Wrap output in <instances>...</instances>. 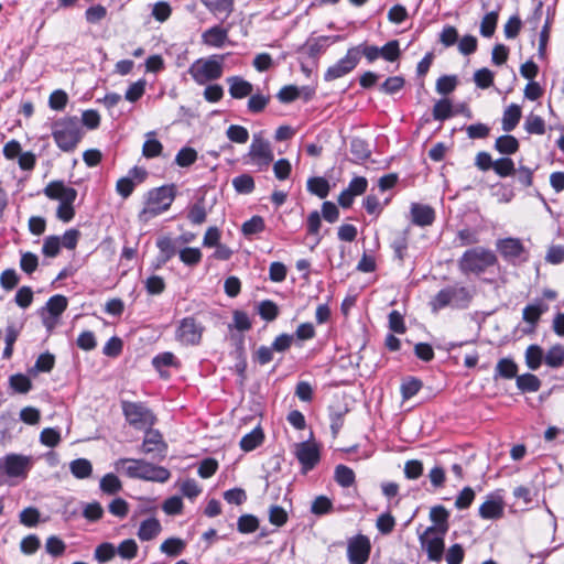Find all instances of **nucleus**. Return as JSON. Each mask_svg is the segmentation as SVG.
<instances>
[{"label":"nucleus","instance_id":"obj_55","mask_svg":"<svg viewBox=\"0 0 564 564\" xmlns=\"http://www.w3.org/2000/svg\"><path fill=\"white\" fill-rule=\"evenodd\" d=\"M376 527L383 534H390L395 527V519L390 512H384L377 518Z\"/></svg>","mask_w":564,"mask_h":564},{"label":"nucleus","instance_id":"obj_29","mask_svg":"<svg viewBox=\"0 0 564 564\" xmlns=\"http://www.w3.org/2000/svg\"><path fill=\"white\" fill-rule=\"evenodd\" d=\"M544 360L543 349L539 345H530L525 350V364L529 369L538 370Z\"/></svg>","mask_w":564,"mask_h":564},{"label":"nucleus","instance_id":"obj_25","mask_svg":"<svg viewBox=\"0 0 564 564\" xmlns=\"http://www.w3.org/2000/svg\"><path fill=\"white\" fill-rule=\"evenodd\" d=\"M264 440V434L261 427L253 429L250 433L242 436L240 440V448L243 452H251L262 444Z\"/></svg>","mask_w":564,"mask_h":564},{"label":"nucleus","instance_id":"obj_39","mask_svg":"<svg viewBox=\"0 0 564 564\" xmlns=\"http://www.w3.org/2000/svg\"><path fill=\"white\" fill-rule=\"evenodd\" d=\"M156 247L160 250V262L166 263L172 257L175 256L176 249L173 240L170 237L159 238L156 241Z\"/></svg>","mask_w":564,"mask_h":564},{"label":"nucleus","instance_id":"obj_15","mask_svg":"<svg viewBox=\"0 0 564 564\" xmlns=\"http://www.w3.org/2000/svg\"><path fill=\"white\" fill-rule=\"evenodd\" d=\"M45 196L59 203H74L77 198V191L66 186L62 181H53L43 189Z\"/></svg>","mask_w":564,"mask_h":564},{"label":"nucleus","instance_id":"obj_31","mask_svg":"<svg viewBox=\"0 0 564 564\" xmlns=\"http://www.w3.org/2000/svg\"><path fill=\"white\" fill-rule=\"evenodd\" d=\"M67 299L64 295L56 294L48 299L45 310L51 317L57 318L67 308Z\"/></svg>","mask_w":564,"mask_h":564},{"label":"nucleus","instance_id":"obj_47","mask_svg":"<svg viewBox=\"0 0 564 564\" xmlns=\"http://www.w3.org/2000/svg\"><path fill=\"white\" fill-rule=\"evenodd\" d=\"M227 138L235 143L245 144L249 140L248 130L239 124H231L226 131Z\"/></svg>","mask_w":564,"mask_h":564},{"label":"nucleus","instance_id":"obj_57","mask_svg":"<svg viewBox=\"0 0 564 564\" xmlns=\"http://www.w3.org/2000/svg\"><path fill=\"white\" fill-rule=\"evenodd\" d=\"M498 13L497 11L488 12L480 23V34L485 37H490L497 25Z\"/></svg>","mask_w":564,"mask_h":564},{"label":"nucleus","instance_id":"obj_27","mask_svg":"<svg viewBox=\"0 0 564 564\" xmlns=\"http://www.w3.org/2000/svg\"><path fill=\"white\" fill-rule=\"evenodd\" d=\"M495 149L501 154L510 155L519 150V141L511 134H505L497 138Z\"/></svg>","mask_w":564,"mask_h":564},{"label":"nucleus","instance_id":"obj_16","mask_svg":"<svg viewBox=\"0 0 564 564\" xmlns=\"http://www.w3.org/2000/svg\"><path fill=\"white\" fill-rule=\"evenodd\" d=\"M497 250L508 261L520 259L525 249L518 238H505L497 241Z\"/></svg>","mask_w":564,"mask_h":564},{"label":"nucleus","instance_id":"obj_46","mask_svg":"<svg viewBox=\"0 0 564 564\" xmlns=\"http://www.w3.org/2000/svg\"><path fill=\"white\" fill-rule=\"evenodd\" d=\"M492 170L500 177H508L516 173L514 163L510 158H501L496 160Z\"/></svg>","mask_w":564,"mask_h":564},{"label":"nucleus","instance_id":"obj_50","mask_svg":"<svg viewBox=\"0 0 564 564\" xmlns=\"http://www.w3.org/2000/svg\"><path fill=\"white\" fill-rule=\"evenodd\" d=\"M544 311H545V307H543L542 304H540V303L539 304H529L523 308L522 318L524 322L534 326L539 322V319Z\"/></svg>","mask_w":564,"mask_h":564},{"label":"nucleus","instance_id":"obj_26","mask_svg":"<svg viewBox=\"0 0 564 564\" xmlns=\"http://www.w3.org/2000/svg\"><path fill=\"white\" fill-rule=\"evenodd\" d=\"M329 189L328 181L322 176H314L307 180V191L319 198H326Z\"/></svg>","mask_w":564,"mask_h":564},{"label":"nucleus","instance_id":"obj_58","mask_svg":"<svg viewBox=\"0 0 564 564\" xmlns=\"http://www.w3.org/2000/svg\"><path fill=\"white\" fill-rule=\"evenodd\" d=\"M455 241L459 247L474 246L479 242V236L477 231L465 228L457 232Z\"/></svg>","mask_w":564,"mask_h":564},{"label":"nucleus","instance_id":"obj_4","mask_svg":"<svg viewBox=\"0 0 564 564\" xmlns=\"http://www.w3.org/2000/svg\"><path fill=\"white\" fill-rule=\"evenodd\" d=\"M497 263L496 254L484 247L466 250L458 260V268L464 274L480 275Z\"/></svg>","mask_w":564,"mask_h":564},{"label":"nucleus","instance_id":"obj_59","mask_svg":"<svg viewBox=\"0 0 564 564\" xmlns=\"http://www.w3.org/2000/svg\"><path fill=\"white\" fill-rule=\"evenodd\" d=\"M196 160L197 152L193 148L187 147L181 149L175 156V163L182 167L192 165Z\"/></svg>","mask_w":564,"mask_h":564},{"label":"nucleus","instance_id":"obj_51","mask_svg":"<svg viewBox=\"0 0 564 564\" xmlns=\"http://www.w3.org/2000/svg\"><path fill=\"white\" fill-rule=\"evenodd\" d=\"M184 546L185 543L181 539L170 538L161 544L160 550L169 556H177L181 554Z\"/></svg>","mask_w":564,"mask_h":564},{"label":"nucleus","instance_id":"obj_64","mask_svg":"<svg viewBox=\"0 0 564 564\" xmlns=\"http://www.w3.org/2000/svg\"><path fill=\"white\" fill-rule=\"evenodd\" d=\"M238 530L241 533H252L259 527L258 518L252 514H243L238 519Z\"/></svg>","mask_w":564,"mask_h":564},{"label":"nucleus","instance_id":"obj_22","mask_svg":"<svg viewBox=\"0 0 564 564\" xmlns=\"http://www.w3.org/2000/svg\"><path fill=\"white\" fill-rule=\"evenodd\" d=\"M449 512L443 506L431 508L430 519L434 523L437 533L446 534L448 531Z\"/></svg>","mask_w":564,"mask_h":564},{"label":"nucleus","instance_id":"obj_21","mask_svg":"<svg viewBox=\"0 0 564 564\" xmlns=\"http://www.w3.org/2000/svg\"><path fill=\"white\" fill-rule=\"evenodd\" d=\"M518 366L511 358H501L495 368L494 379H513L518 377Z\"/></svg>","mask_w":564,"mask_h":564},{"label":"nucleus","instance_id":"obj_10","mask_svg":"<svg viewBox=\"0 0 564 564\" xmlns=\"http://www.w3.org/2000/svg\"><path fill=\"white\" fill-rule=\"evenodd\" d=\"M359 63V51L358 48H349L347 54L340 58L337 63L329 66L324 74L326 82H332L337 78L344 77L350 73Z\"/></svg>","mask_w":564,"mask_h":564},{"label":"nucleus","instance_id":"obj_19","mask_svg":"<svg viewBox=\"0 0 564 564\" xmlns=\"http://www.w3.org/2000/svg\"><path fill=\"white\" fill-rule=\"evenodd\" d=\"M479 516L485 520L500 519L503 516L502 500L490 497L480 505Z\"/></svg>","mask_w":564,"mask_h":564},{"label":"nucleus","instance_id":"obj_62","mask_svg":"<svg viewBox=\"0 0 564 564\" xmlns=\"http://www.w3.org/2000/svg\"><path fill=\"white\" fill-rule=\"evenodd\" d=\"M45 550L50 555L57 557L64 554L66 544L58 536L52 535L46 540Z\"/></svg>","mask_w":564,"mask_h":564},{"label":"nucleus","instance_id":"obj_17","mask_svg":"<svg viewBox=\"0 0 564 564\" xmlns=\"http://www.w3.org/2000/svg\"><path fill=\"white\" fill-rule=\"evenodd\" d=\"M411 216L414 225L425 227L433 224L435 212L429 205L413 203L411 205Z\"/></svg>","mask_w":564,"mask_h":564},{"label":"nucleus","instance_id":"obj_35","mask_svg":"<svg viewBox=\"0 0 564 564\" xmlns=\"http://www.w3.org/2000/svg\"><path fill=\"white\" fill-rule=\"evenodd\" d=\"M541 387V380L532 373L517 377V388L522 392H536Z\"/></svg>","mask_w":564,"mask_h":564},{"label":"nucleus","instance_id":"obj_63","mask_svg":"<svg viewBox=\"0 0 564 564\" xmlns=\"http://www.w3.org/2000/svg\"><path fill=\"white\" fill-rule=\"evenodd\" d=\"M39 265V257L33 252H23L20 259V268L26 274H32Z\"/></svg>","mask_w":564,"mask_h":564},{"label":"nucleus","instance_id":"obj_24","mask_svg":"<svg viewBox=\"0 0 564 564\" xmlns=\"http://www.w3.org/2000/svg\"><path fill=\"white\" fill-rule=\"evenodd\" d=\"M521 119V108L516 105L511 104L508 106L503 112L502 117V130L505 132L512 131L519 123Z\"/></svg>","mask_w":564,"mask_h":564},{"label":"nucleus","instance_id":"obj_5","mask_svg":"<svg viewBox=\"0 0 564 564\" xmlns=\"http://www.w3.org/2000/svg\"><path fill=\"white\" fill-rule=\"evenodd\" d=\"M174 186H161L148 192L143 209L139 214L140 221L148 223L170 208L174 200Z\"/></svg>","mask_w":564,"mask_h":564},{"label":"nucleus","instance_id":"obj_53","mask_svg":"<svg viewBox=\"0 0 564 564\" xmlns=\"http://www.w3.org/2000/svg\"><path fill=\"white\" fill-rule=\"evenodd\" d=\"M391 247L398 260L403 261L408 249V236L405 231L399 232L392 240Z\"/></svg>","mask_w":564,"mask_h":564},{"label":"nucleus","instance_id":"obj_7","mask_svg":"<svg viewBox=\"0 0 564 564\" xmlns=\"http://www.w3.org/2000/svg\"><path fill=\"white\" fill-rule=\"evenodd\" d=\"M444 536L435 527H429L420 534V543L432 562H440L444 554Z\"/></svg>","mask_w":564,"mask_h":564},{"label":"nucleus","instance_id":"obj_28","mask_svg":"<svg viewBox=\"0 0 564 564\" xmlns=\"http://www.w3.org/2000/svg\"><path fill=\"white\" fill-rule=\"evenodd\" d=\"M69 470L77 479L88 478L93 473V465L86 458H77L69 463Z\"/></svg>","mask_w":564,"mask_h":564},{"label":"nucleus","instance_id":"obj_41","mask_svg":"<svg viewBox=\"0 0 564 564\" xmlns=\"http://www.w3.org/2000/svg\"><path fill=\"white\" fill-rule=\"evenodd\" d=\"M152 365L161 373V376L163 377L164 376V368L172 367V366L176 367L177 366V360H176L175 356L172 352L165 351V352L156 355L152 359Z\"/></svg>","mask_w":564,"mask_h":564},{"label":"nucleus","instance_id":"obj_49","mask_svg":"<svg viewBox=\"0 0 564 564\" xmlns=\"http://www.w3.org/2000/svg\"><path fill=\"white\" fill-rule=\"evenodd\" d=\"M100 489L108 495H115L121 490V481L112 474H106L100 480Z\"/></svg>","mask_w":564,"mask_h":564},{"label":"nucleus","instance_id":"obj_9","mask_svg":"<svg viewBox=\"0 0 564 564\" xmlns=\"http://www.w3.org/2000/svg\"><path fill=\"white\" fill-rule=\"evenodd\" d=\"M122 411L126 420L137 429L153 424L151 411L141 402H122Z\"/></svg>","mask_w":564,"mask_h":564},{"label":"nucleus","instance_id":"obj_56","mask_svg":"<svg viewBox=\"0 0 564 564\" xmlns=\"http://www.w3.org/2000/svg\"><path fill=\"white\" fill-rule=\"evenodd\" d=\"M264 220L261 216H253L242 225V234L245 236H252L264 230Z\"/></svg>","mask_w":564,"mask_h":564},{"label":"nucleus","instance_id":"obj_38","mask_svg":"<svg viewBox=\"0 0 564 564\" xmlns=\"http://www.w3.org/2000/svg\"><path fill=\"white\" fill-rule=\"evenodd\" d=\"M180 260L187 267L197 265L203 258V253L198 248L185 247L178 252Z\"/></svg>","mask_w":564,"mask_h":564},{"label":"nucleus","instance_id":"obj_6","mask_svg":"<svg viewBox=\"0 0 564 564\" xmlns=\"http://www.w3.org/2000/svg\"><path fill=\"white\" fill-rule=\"evenodd\" d=\"M226 55H212L208 58L195 61L188 73L198 85L219 79L224 73V61Z\"/></svg>","mask_w":564,"mask_h":564},{"label":"nucleus","instance_id":"obj_14","mask_svg":"<svg viewBox=\"0 0 564 564\" xmlns=\"http://www.w3.org/2000/svg\"><path fill=\"white\" fill-rule=\"evenodd\" d=\"M294 454L302 465L304 473L313 469L319 462V451L315 444L301 442L294 445Z\"/></svg>","mask_w":564,"mask_h":564},{"label":"nucleus","instance_id":"obj_43","mask_svg":"<svg viewBox=\"0 0 564 564\" xmlns=\"http://www.w3.org/2000/svg\"><path fill=\"white\" fill-rule=\"evenodd\" d=\"M422 381L414 377L406 378L401 384V395L403 400L413 398L422 388Z\"/></svg>","mask_w":564,"mask_h":564},{"label":"nucleus","instance_id":"obj_52","mask_svg":"<svg viewBox=\"0 0 564 564\" xmlns=\"http://www.w3.org/2000/svg\"><path fill=\"white\" fill-rule=\"evenodd\" d=\"M55 365V357L51 352L41 354L31 370L32 372H50Z\"/></svg>","mask_w":564,"mask_h":564},{"label":"nucleus","instance_id":"obj_42","mask_svg":"<svg viewBox=\"0 0 564 564\" xmlns=\"http://www.w3.org/2000/svg\"><path fill=\"white\" fill-rule=\"evenodd\" d=\"M9 384L18 393H28L32 388L30 378L22 373L12 375L9 379Z\"/></svg>","mask_w":564,"mask_h":564},{"label":"nucleus","instance_id":"obj_12","mask_svg":"<svg viewBox=\"0 0 564 564\" xmlns=\"http://www.w3.org/2000/svg\"><path fill=\"white\" fill-rule=\"evenodd\" d=\"M370 553V541L365 535H357L348 541L347 556L350 564H365Z\"/></svg>","mask_w":564,"mask_h":564},{"label":"nucleus","instance_id":"obj_13","mask_svg":"<svg viewBox=\"0 0 564 564\" xmlns=\"http://www.w3.org/2000/svg\"><path fill=\"white\" fill-rule=\"evenodd\" d=\"M249 156L259 165L267 166L273 160V152L270 143L259 133L253 134L252 142L249 147Z\"/></svg>","mask_w":564,"mask_h":564},{"label":"nucleus","instance_id":"obj_32","mask_svg":"<svg viewBox=\"0 0 564 564\" xmlns=\"http://www.w3.org/2000/svg\"><path fill=\"white\" fill-rule=\"evenodd\" d=\"M350 153L352 154L355 162H361L370 156L371 151L369 149V144L365 140L354 138L350 141Z\"/></svg>","mask_w":564,"mask_h":564},{"label":"nucleus","instance_id":"obj_2","mask_svg":"<svg viewBox=\"0 0 564 564\" xmlns=\"http://www.w3.org/2000/svg\"><path fill=\"white\" fill-rule=\"evenodd\" d=\"M34 460L32 456L22 454H7L0 458V487L3 485L14 486L28 478Z\"/></svg>","mask_w":564,"mask_h":564},{"label":"nucleus","instance_id":"obj_44","mask_svg":"<svg viewBox=\"0 0 564 564\" xmlns=\"http://www.w3.org/2000/svg\"><path fill=\"white\" fill-rule=\"evenodd\" d=\"M232 186L239 194H250L254 189V181L249 174H241L232 180Z\"/></svg>","mask_w":564,"mask_h":564},{"label":"nucleus","instance_id":"obj_11","mask_svg":"<svg viewBox=\"0 0 564 564\" xmlns=\"http://www.w3.org/2000/svg\"><path fill=\"white\" fill-rule=\"evenodd\" d=\"M140 451L143 454L150 455L153 459L162 460L166 456L167 444L158 430H148Z\"/></svg>","mask_w":564,"mask_h":564},{"label":"nucleus","instance_id":"obj_30","mask_svg":"<svg viewBox=\"0 0 564 564\" xmlns=\"http://www.w3.org/2000/svg\"><path fill=\"white\" fill-rule=\"evenodd\" d=\"M154 131L148 132L147 140L142 147V154L148 159L159 156L163 150L162 143L159 140L154 139Z\"/></svg>","mask_w":564,"mask_h":564},{"label":"nucleus","instance_id":"obj_23","mask_svg":"<svg viewBox=\"0 0 564 564\" xmlns=\"http://www.w3.org/2000/svg\"><path fill=\"white\" fill-rule=\"evenodd\" d=\"M161 532L160 521L155 518H148L141 522L138 536L141 541H151Z\"/></svg>","mask_w":564,"mask_h":564},{"label":"nucleus","instance_id":"obj_61","mask_svg":"<svg viewBox=\"0 0 564 564\" xmlns=\"http://www.w3.org/2000/svg\"><path fill=\"white\" fill-rule=\"evenodd\" d=\"M19 281L20 278L14 269H6L0 275V285L6 291L13 290Z\"/></svg>","mask_w":564,"mask_h":564},{"label":"nucleus","instance_id":"obj_45","mask_svg":"<svg viewBox=\"0 0 564 564\" xmlns=\"http://www.w3.org/2000/svg\"><path fill=\"white\" fill-rule=\"evenodd\" d=\"M258 312L262 319L272 322L279 315V307L273 301L264 300L259 303Z\"/></svg>","mask_w":564,"mask_h":564},{"label":"nucleus","instance_id":"obj_20","mask_svg":"<svg viewBox=\"0 0 564 564\" xmlns=\"http://www.w3.org/2000/svg\"><path fill=\"white\" fill-rule=\"evenodd\" d=\"M228 40V31L218 25L206 30L202 34V41L204 44L212 47H223Z\"/></svg>","mask_w":564,"mask_h":564},{"label":"nucleus","instance_id":"obj_3","mask_svg":"<svg viewBox=\"0 0 564 564\" xmlns=\"http://www.w3.org/2000/svg\"><path fill=\"white\" fill-rule=\"evenodd\" d=\"M83 134L82 123L77 117L61 118L52 124V137L63 152H73Z\"/></svg>","mask_w":564,"mask_h":564},{"label":"nucleus","instance_id":"obj_33","mask_svg":"<svg viewBox=\"0 0 564 564\" xmlns=\"http://www.w3.org/2000/svg\"><path fill=\"white\" fill-rule=\"evenodd\" d=\"M452 306L456 308H465L468 306L471 294L465 286H451Z\"/></svg>","mask_w":564,"mask_h":564},{"label":"nucleus","instance_id":"obj_18","mask_svg":"<svg viewBox=\"0 0 564 564\" xmlns=\"http://www.w3.org/2000/svg\"><path fill=\"white\" fill-rule=\"evenodd\" d=\"M227 83L229 84V94L235 99H242L253 91L252 84L240 76L228 77Z\"/></svg>","mask_w":564,"mask_h":564},{"label":"nucleus","instance_id":"obj_37","mask_svg":"<svg viewBox=\"0 0 564 564\" xmlns=\"http://www.w3.org/2000/svg\"><path fill=\"white\" fill-rule=\"evenodd\" d=\"M334 477L336 482L344 488L352 486L356 478L354 470L346 465L336 466Z\"/></svg>","mask_w":564,"mask_h":564},{"label":"nucleus","instance_id":"obj_60","mask_svg":"<svg viewBox=\"0 0 564 564\" xmlns=\"http://www.w3.org/2000/svg\"><path fill=\"white\" fill-rule=\"evenodd\" d=\"M404 86V78L401 76H392L387 78L380 86V90L387 95H393L400 91Z\"/></svg>","mask_w":564,"mask_h":564},{"label":"nucleus","instance_id":"obj_48","mask_svg":"<svg viewBox=\"0 0 564 564\" xmlns=\"http://www.w3.org/2000/svg\"><path fill=\"white\" fill-rule=\"evenodd\" d=\"M453 116L452 102L444 98L435 102L433 107V118L438 121H444Z\"/></svg>","mask_w":564,"mask_h":564},{"label":"nucleus","instance_id":"obj_40","mask_svg":"<svg viewBox=\"0 0 564 564\" xmlns=\"http://www.w3.org/2000/svg\"><path fill=\"white\" fill-rule=\"evenodd\" d=\"M524 129L530 134H544L545 121L542 117L534 113H530L525 119Z\"/></svg>","mask_w":564,"mask_h":564},{"label":"nucleus","instance_id":"obj_54","mask_svg":"<svg viewBox=\"0 0 564 564\" xmlns=\"http://www.w3.org/2000/svg\"><path fill=\"white\" fill-rule=\"evenodd\" d=\"M457 77L454 75H443L436 80V91L441 95H448L455 90Z\"/></svg>","mask_w":564,"mask_h":564},{"label":"nucleus","instance_id":"obj_8","mask_svg":"<svg viewBox=\"0 0 564 564\" xmlns=\"http://www.w3.org/2000/svg\"><path fill=\"white\" fill-rule=\"evenodd\" d=\"M204 327L194 317L183 318L176 329L175 337L186 346H195L200 343Z\"/></svg>","mask_w":564,"mask_h":564},{"label":"nucleus","instance_id":"obj_34","mask_svg":"<svg viewBox=\"0 0 564 564\" xmlns=\"http://www.w3.org/2000/svg\"><path fill=\"white\" fill-rule=\"evenodd\" d=\"M544 362L550 368H560L564 365V347L552 346L544 355Z\"/></svg>","mask_w":564,"mask_h":564},{"label":"nucleus","instance_id":"obj_36","mask_svg":"<svg viewBox=\"0 0 564 564\" xmlns=\"http://www.w3.org/2000/svg\"><path fill=\"white\" fill-rule=\"evenodd\" d=\"M329 36H319L313 40H308L302 47V50L310 56L316 57L321 54L328 45Z\"/></svg>","mask_w":564,"mask_h":564},{"label":"nucleus","instance_id":"obj_1","mask_svg":"<svg viewBox=\"0 0 564 564\" xmlns=\"http://www.w3.org/2000/svg\"><path fill=\"white\" fill-rule=\"evenodd\" d=\"M116 469H122L130 478L164 484L171 473L167 468L153 465L144 459L120 458L116 462Z\"/></svg>","mask_w":564,"mask_h":564}]
</instances>
